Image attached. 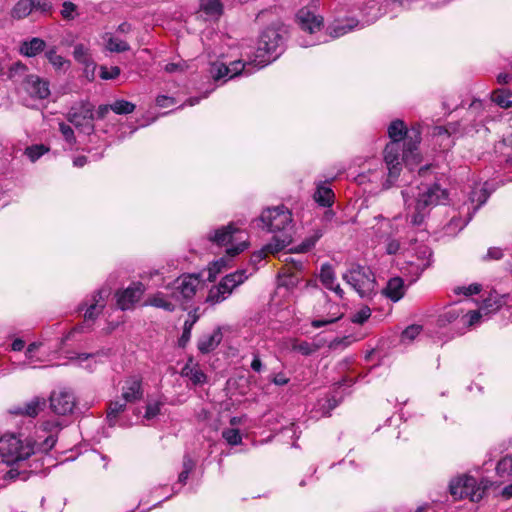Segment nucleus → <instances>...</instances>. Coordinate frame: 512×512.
Listing matches in <instances>:
<instances>
[{
	"label": "nucleus",
	"mask_w": 512,
	"mask_h": 512,
	"mask_svg": "<svg viewBox=\"0 0 512 512\" xmlns=\"http://www.w3.org/2000/svg\"><path fill=\"white\" fill-rule=\"evenodd\" d=\"M286 31L280 27H267L261 34L257 50L253 58L243 62L233 61L229 65L224 63H213L210 67V74L215 80L225 77L232 79L238 75H251L254 71L265 67L276 60L282 53L284 35Z\"/></svg>",
	"instance_id": "1"
},
{
	"label": "nucleus",
	"mask_w": 512,
	"mask_h": 512,
	"mask_svg": "<svg viewBox=\"0 0 512 512\" xmlns=\"http://www.w3.org/2000/svg\"><path fill=\"white\" fill-rule=\"evenodd\" d=\"M406 205L407 217L414 226H420L429 215L430 210L444 204L448 194L439 184L410 187L401 191Z\"/></svg>",
	"instance_id": "2"
},
{
	"label": "nucleus",
	"mask_w": 512,
	"mask_h": 512,
	"mask_svg": "<svg viewBox=\"0 0 512 512\" xmlns=\"http://www.w3.org/2000/svg\"><path fill=\"white\" fill-rule=\"evenodd\" d=\"M414 133L415 140L413 141V138L410 137L411 141L404 142L403 149L398 141H391L386 145L384 150V161L387 165L388 175L386 180L382 183L383 189L387 190L395 184L400 175L402 161L410 169H412V165L420 162V156L416 150L421 137L419 131H414Z\"/></svg>",
	"instance_id": "3"
},
{
	"label": "nucleus",
	"mask_w": 512,
	"mask_h": 512,
	"mask_svg": "<svg viewBox=\"0 0 512 512\" xmlns=\"http://www.w3.org/2000/svg\"><path fill=\"white\" fill-rule=\"evenodd\" d=\"M263 228L271 233H280L273 237V241L265 246L268 253H276L292 241V214L284 205L266 208L258 218Z\"/></svg>",
	"instance_id": "4"
},
{
	"label": "nucleus",
	"mask_w": 512,
	"mask_h": 512,
	"mask_svg": "<svg viewBox=\"0 0 512 512\" xmlns=\"http://www.w3.org/2000/svg\"><path fill=\"white\" fill-rule=\"evenodd\" d=\"M35 450L36 442L23 434L7 433L0 437V456L8 465L28 459Z\"/></svg>",
	"instance_id": "5"
},
{
	"label": "nucleus",
	"mask_w": 512,
	"mask_h": 512,
	"mask_svg": "<svg viewBox=\"0 0 512 512\" xmlns=\"http://www.w3.org/2000/svg\"><path fill=\"white\" fill-rule=\"evenodd\" d=\"M343 280L349 284L361 298H370L375 293L376 281L367 267L353 264L343 274Z\"/></svg>",
	"instance_id": "6"
},
{
	"label": "nucleus",
	"mask_w": 512,
	"mask_h": 512,
	"mask_svg": "<svg viewBox=\"0 0 512 512\" xmlns=\"http://www.w3.org/2000/svg\"><path fill=\"white\" fill-rule=\"evenodd\" d=\"M94 105L87 100L74 103L69 109L66 119L80 132L90 135L94 132Z\"/></svg>",
	"instance_id": "7"
},
{
	"label": "nucleus",
	"mask_w": 512,
	"mask_h": 512,
	"mask_svg": "<svg viewBox=\"0 0 512 512\" xmlns=\"http://www.w3.org/2000/svg\"><path fill=\"white\" fill-rule=\"evenodd\" d=\"M247 278L246 270H238L226 275L218 285L210 288L206 302L215 305L224 301L232 294L233 290L241 285Z\"/></svg>",
	"instance_id": "8"
},
{
	"label": "nucleus",
	"mask_w": 512,
	"mask_h": 512,
	"mask_svg": "<svg viewBox=\"0 0 512 512\" xmlns=\"http://www.w3.org/2000/svg\"><path fill=\"white\" fill-rule=\"evenodd\" d=\"M200 285V278L194 274L182 275L170 283L166 288L169 297L175 303H184L191 300Z\"/></svg>",
	"instance_id": "9"
},
{
	"label": "nucleus",
	"mask_w": 512,
	"mask_h": 512,
	"mask_svg": "<svg viewBox=\"0 0 512 512\" xmlns=\"http://www.w3.org/2000/svg\"><path fill=\"white\" fill-rule=\"evenodd\" d=\"M242 234L243 232L239 228L235 227L233 223H229L227 226H223L215 230L213 233H210L208 239L219 246L240 240L236 246H232L227 249V254L233 257L247 248L246 241L242 240Z\"/></svg>",
	"instance_id": "10"
},
{
	"label": "nucleus",
	"mask_w": 512,
	"mask_h": 512,
	"mask_svg": "<svg viewBox=\"0 0 512 512\" xmlns=\"http://www.w3.org/2000/svg\"><path fill=\"white\" fill-rule=\"evenodd\" d=\"M449 490L456 500L469 498L477 502L483 498V489L477 485V480L472 476L465 475L451 480Z\"/></svg>",
	"instance_id": "11"
},
{
	"label": "nucleus",
	"mask_w": 512,
	"mask_h": 512,
	"mask_svg": "<svg viewBox=\"0 0 512 512\" xmlns=\"http://www.w3.org/2000/svg\"><path fill=\"white\" fill-rule=\"evenodd\" d=\"M49 400L52 411L55 414L63 416L71 414L76 405V398L73 391L66 388L54 391Z\"/></svg>",
	"instance_id": "12"
},
{
	"label": "nucleus",
	"mask_w": 512,
	"mask_h": 512,
	"mask_svg": "<svg viewBox=\"0 0 512 512\" xmlns=\"http://www.w3.org/2000/svg\"><path fill=\"white\" fill-rule=\"evenodd\" d=\"M21 88L33 99H46L50 95L49 82L38 75L26 76Z\"/></svg>",
	"instance_id": "13"
},
{
	"label": "nucleus",
	"mask_w": 512,
	"mask_h": 512,
	"mask_svg": "<svg viewBox=\"0 0 512 512\" xmlns=\"http://www.w3.org/2000/svg\"><path fill=\"white\" fill-rule=\"evenodd\" d=\"M144 290L142 283H133L126 289L117 292V306L123 311L132 309L135 303L141 299Z\"/></svg>",
	"instance_id": "14"
},
{
	"label": "nucleus",
	"mask_w": 512,
	"mask_h": 512,
	"mask_svg": "<svg viewBox=\"0 0 512 512\" xmlns=\"http://www.w3.org/2000/svg\"><path fill=\"white\" fill-rule=\"evenodd\" d=\"M297 20L302 30L313 34L321 30L323 18L309 8H302L297 13Z\"/></svg>",
	"instance_id": "15"
},
{
	"label": "nucleus",
	"mask_w": 512,
	"mask_h": 512,
	"mask_svg": "<svg viewBox=\"0 0 512 512\" xmlns=\"http://www.w3.org/2000/svg\"><path fill=\"white\" fill-rule=\"evenodd\" d=\"M110 295V290L101 288L97 290L92 296V302L87 307L84 313L85 321H94L102 312L105 307V300Z\"/></svg>",
	"instance_id": "16"
},
{
	"label": "nucleus",
	"mask_w": 512,
	"mask_h": 512,
	"mask_svg": "<svg viewBox=\"0 0 512 512\" xmlns=\"http://www.w3.org/2000/svg\"><path fill=\"white\" fill-rule=\"evenodd\" d=\"M143 397L142 383L138 377H129L122 388L121 399L125 403H133Z\"/></svg>",
	"instance_id": "17"
},
{
	"label": "nucleus",
	"mask_w": 512,
	"mask_h": 512,
	"mask_svg": "<svg viewBox=\"0 0 512 512\" xmlns=\"http://www.w3.org/2000/svg\"><path fill=\"white\" fill-rule=\"evenodd\" d=\"M46 406V400L44 398L35 397L23 406H17L10 410L11 414L23 415L31 418L36 417L40 411Z\"/></svg>",
	"instance_id": "18"
},
{
	"label": "nucleus",
	"mask_w": 512,
	"mask_h": 512,
	"mask_svg": "<svg viewBox=\"0 0 512 512\" xmlns=\"http://www.w3.org/2000/svg\"><path fill=\"white\" fill-rule=\"evenodd\" d=\"M222 332L220 328L215 329L210 334H205L198 340L197 347L203 354H207L215 350L222 340Z\"/></svg>",
	"instance_id": "19"
},
{
	"label": "nucleus",
	"mask_w": 512,
	"mask_h": 512,
	"mask_svg": "<svg viewBox=\"0 0 512 512\" xmlns=\"http://www.w3.org/2000/svg\"><path fill=\"white\" fill-rule=\"evenodd\" d=\"M382 294L393 302L399 301L405 294L403 279L400 277L391 278L382 290Z\"/></svg>",
	"instance_id": "20"
},
{
	"label": "nucleus",
	"mask_w": 512,
	"mask_h": 512,
	"mask_svg": "<svg viewBox=\"0 0 512 512\" xmlns=\"http://www.w3.org/2000/svg\"><path fill=\"white\" fill-rule=\"evenodd\" d=\"M375 219L378 220V223L373 226V229L379 238L392 237L398 232V227L393 220L386 219L382 215L375 217Z\"/></svg>",
	"instance_id": "21"
},
{
	"label": "nucleus",
	"mask_w": 512,
	"mask_h": 512,
	"mask_svg": "<svg viewBox=\"0 0 512 512\" xmlns=\"http://www.w3.org/2000/svg\"><path fill=\"white\" fill-rule=\"evenodd\" d=\"M414 131L415 130L411 131V134H413V135H407L406 127L404 125V122L401 120L393 121L388 127V134H389V137L391 138V141H398V143H400V141L403 139L404 135H406L405 142H410L411 141L410 137H412L413 141H414L415 140Z\"/></svg>",
	"instance_id": "22"
},
{
	"label": "nucleus",
	"mask_w": 512,
	"mask_h": 512,
	"mask_svg": "<svg viewBox=\"0 0 512 512\" xmlns=\"http://www.w3.org/2000/svg\"><path fill=\"white\" fill-rule=\"evenodd\" d=\"M46 43L43 39L34 37L24 41L20 46V53L27 57H34L44 50Z\"/></svg>",
	"instance_id": "23"
},
{
	"label": "nucleus",
	"mask_w": 512,
	"mask_h": 512,
	"mask_svg": "<svg viewBox=\"0 0 512 512\" xmlns=\"http://www.w3.org/2000/svg\"><path fill=\"white\" fill-rule=\"evenodd\" d=\"M504 304V300L502 296H499L496 292L490 293L487 298L483 300L482 305L479 310L487 316L491 313L498 311L502 305Z\"/></svg>",
	"instance_id": "24"
},
{
	"label": "nucleus",
	"mask_w": 512,
	"mask_h": 512,
	"mask_svg": "<svg viewBox=\"0 0 512 512\" xmlns=\"http://www.w3.org/2000/svg\"><path fill=\"white\" fill-rule=\"evenodd\" d=\"M181 375L187 377L195 385L203 384L207 380L205 373L197 365H191L190 363L182 368Z\"/></svg>",
	"instance_id": "25"
},
{
	"label": "nucleus",
	"mask_w": 512,
	"mask_h": 512,
	"mask_svg": "<svg viewBox=\"0 0 512 512\" xmlns=\"http://www.w3.org/2000/svg\"><path fill=\"white\" fill-rule=\"evenodd\" d=\"M200 11L210 18L218 19L223 13L220 0H200Z\"/></svg>",
	"instance_id": "26"
},
{
	"label": "nucleus",
	"mask_w": 512,
	"mask_h": 512,
	"mask_svg": "<svg viewBox=\"0 0 512 512\" xmlns=\"http://www.w3.org/2000/svg\"><path fill=\"white\" fill-rule=\"evenodd\" d=\"M168 298H170L169 294L166 296L163 293H157L154 296L150 297L147 300L146 304L156 308H161L168 312H172L175 310L176 305L172 301V299L169 300Z\"/></svg>",
	"instance_id": "27"
},
{
	"label": "nucleus",
	"mask_w": 512,
	"mask_h": 512,
	"mask_svg": "<svg viewBox=\"0 0 512 512\" xmlns=\"http://www.w3.org/2000/svg\"><path fill=\"white\" fill-rule=\"evenodd\" d=\"M324 233L325 230L323 228L314 229L311 235L307 236L298 246L295 247V251L298 253L310 251Z\"/></svg>",
	"instance_id": "28"
},
{
	"label": "nucleus",
	"mask_w": 512,
	"mask_h": 512,
	"mask_svg": "<svg viewBox=\"0 0 512 512\" xmlns=\"http://www.w3.org/2000/svg\"><path fill=\"white\" fill-rule=\"evenodd\" d=\"M30 75L31 74H28V67L20 61L13 63L7 74L9 80L19 84L20 86L22 80H24L26 76Z\"/></svg>",
	"instance_id": "29"
},
{
	"label": "nucleus",
	"mask_w": 512,
	"mask_h": 512,
	"mask_svg": "<svg viewBox=\"0 0 512 512\" xmlns=\"http://www.w3.org/2000/svg\"><path fill=\"white\" fill-rule=\"evenodd\" d=\"M489 198V192L485 185H476L472 188L469 194V200L471 203H476L474 212L478 210Z\"/></svg>",
	"instance_id": "30"
},
{
	"label": "nucleus",
	"mask_w": 512,
	"mask_h": 512,
	"mask_svg": "<svg viewBox=\"0 0 512 512\" xmlns=\"http://www.w3.org/2000/svg\"><path fill=\"white\" fill-rule=\"evenodd\" d=\"M127 403L122 399L111 401L107 409V421L109 426H114L118 416L125 411Z\"/></svg>",
	"instance_id": "31"
},
{
	"label": "nucleus",
	"mask_w": 512,
	"mask_h": 512,
	"mask_svg": "<svg viewBox=\"0 0 512 512\" xmlns=\"http://www.w3.org/2000/svg\"><path fill=\"white\" fill-rule=\"evenodd\" d=\"M32 3L30 0H19L11 9L10 15L15 20H20L32 12Z\"/></svg>",
	"instance_id": "32"
},
{
	"label": "nucleus",
	"mask_w": 512,
	"mask_h": 512,
	"mask_svg": "<svg viewBox=\"0 0 512 512\" xmlns=\"http://www.w3.org/2000/svg\"><path fill=\"white\" fill-rule=\"evenodd\" d=\"M319 279L325 288H331L336 281V275L333 267L329 263L321 265Z\"/></svg>",
	"instance_id": "33"
},
{
	"label": "nucleus",
	"mask_w": 512,
	"mask_h": 512,
	"mask_svg": "<svg viewBox=\"0 0 512 512\" xmlns=\"http://www.w3.org/2000/svg\"><path fill=\"white\" fill-rule=\"evenodd\" d=\"M333 191L324 186H319L314 194L315 201L321 206H330L333 203Z\"/></svg>",
	"instance_id": "34"
},
{
	"label": "nucleus",
	"mask_w": 512,
	"mask_h": 512,
	"mask_svg": "<svg viewBox=\"0 0 512 512\" xmlns=\"http://www.w3.org/2000/svg\"><path fill=\"white\" fill-rule=\"evenodd\" d=\"M45 55L56 70H66L69 67V61L58 55L55 49L48 50Z\"/></svg>",
	"instance_id": "35"
},
{
	"label": "nucleus",
	"mask_w": 512,
	"mask_h": 512,
	"mask_svg": "<svg viewBox=\"0 0 512 512\" xmlns=\"http://www.w3.org/2000/svg\"><path fill=\"white\" fill-rule=\"evenodd\" d=\"M197 319H198L197 316H193V318L191 320H186L184 322L183 332H182L181 337L178 340V345L180 347L184 348L187 345V343L189 342V340L191 338L192 328H193L194 324L196 323Z\"/></svg>",
	"instance_id": "36"
},
{
	"label": "nucleus",
	"mask_w": 512,
	"mask_h": 512,
	"mask_svg": "<svg viewBox=\"0 0 512 512\" xmlns=\"http://www.w3.org/2000/svg\"><path fill=\"white\" fill-rule=\"evenodd\" d=\"M111 110L119 115L130 114L135 110V105L126 100H117L111 104Z\"/></svg>",
	"instance_id": "37"
},
{
	"label": "nucleus",
	"mask_w": 512,
	"mask_h": 512,
	"mask_svg": "<svg viewBox=\"0 0 512 512\" xmlns=\"http://www.w3.org/2000/svg\"><path fill=\"white\" fill-rule=\"evenodd\" d=\"M493 99L501 107L509 108L512 106V94L505 89L495 91Z\"/></svg>",
	"instance_id": "38"
},
{
	"label": "nucleus",
	"mask_w": 512,
	"mask_h": 512,
	"mask_svg": "<svg viewBox=\"0 0 512 512\" xmlns=\"http://www.w3.org/2000/svg\"><path fill=\"white\" fill-rule=\"evenodd\" d=\"M496 472L500 477L512 476V456L501 459L496 466Z\"/></svg>",
	"instance_id": "39"
},
{
	"label": "nucleus",
	"mask_w": 512,
	"mask_h": 512,
	"mask_svg": "<svg viewBox=\"0 0 512 512\" xmlns=\"http://www.w3.org/2000/svg\"><path fill=\"white\" fill-rule=\"evenodd\" d=\"M107 49L111 52H125L130 49L129 44L121 39L110 37L107 41Z\"/></svg>",
	"instance_id": "40"
},
{
	"label": "nucleus",
	"mask_w": 512,
	"mask_h": 512,
	"mask_svg": "<svg viewBox=\"0 0 512 512\" xmlns=\"http://www.w3.org/2000/svg\"><path fill=\"white\" fill-rule=\"evenodd\" d=\"M483 316L484 314L480 310L469 311L461 317L460 322L463 325L471 327L475 324H478Z\"/></svg>",
	"instance_id": "41"
},
{
	"label": "nucleus",
	"mask_w": 512,
	"mask_h": 512,
	"mask_svg": "<svg viewBox=\"0 0 512 512\" xmlns=\"http://www.w3.org/2000/svg\"><path fill=\"white\" fill-rule=\"evenodd\" d=\"M222 437L227 441L228 444L233 446L239 445L242 441L240 431L234 428L224 429L222 431Z\"/></svg>",
	"instance_id": "42"
},
{
	"label": "nucleus",
	"mask_w": 512,
	"mask_h": 512,
	"mask_svg": "<svg viewBox=\"0 0 512 512\" xmlns=\"http://www.w3.org/2000/svg\"><path fill=\"white\" fill-rule=\"evenodd\" d=\"M73 56L77 62L85 64V65H88V63L90 61L88 48L86 46H84L83 44H77L74 47Z\"/></svg>",
	"instance_id": "43"
},
{
	"label": "nucleus",
	"mask_w": 512,
	"mask_h": 512,
	"mask_svg": "<svg viewBox=\"0 0 512 512\" xmlns=\"http://www.w3.org/2000/svg\"><path fill=\"white\" fill-rule=\"evenodd\" d=\"M292 348L293 350L301 353L302 355L308 356L315 353L319 347L307 341H301L299 343L293 344Z\"/></svg>",
	"instance_id": "44"
},
{
	"label": "nucleus",
	"mask_w": 512,
	"mask_h": 512,
	"mask_svg": "<svg viewBox=\"0 0 512 512\" xmlns=\"http://www.w3.org/2000/svg\"><path fill=\"white\" fill-rule=\"evenodd\" d=\"M47 151L48 149L44 145H33L26 148L25 154L32 162H35Z\"/></svg>",
	"instance_id": "45"
},
{
	"label": "nucleus",
	"mask_w": 512,
	"mask_h": 512,
	"mask_svg": "<svg viewBox=\"0 0 512 512\" xmlns=\"http://www.w3.org/2000/svg\"><path fill=\"white\" fill-rule=\"evenodd\" d=\"M422 331V326L420 325H410L408 326L401 334V341H412L414 340Z\"/></svg>",
	"instance_id": "46"
},
{
	"label": "nucleus",
	"mask_w": 512,
	"mask_h": 512,
	"mask_svg": "<svg viewBox=\"0 0 512 512\" xmlns=\"http://www.w3.org/2000/svg\"><path fill=\"white\" fill-rule=\"evenodd\" d=\"M371 316V309L368 306H363L351 317V321L356 324H363Z\"/></svg>",
	"instance_id": "47"
},
{
	"label": "nucleus",
	"mask_w": 512,
	"mask_h": 512,
	"mask_svg": "<svg viewBox=\"0 0 512 512\" xmlns=\"http://www.w3.org/2000/svg\"><path fill=\"white\" fill-rule=\"evenodd\" d=\"M59 130L67 143H69L70 145L75 144L76 137L73 129L69 125L62 122L59 124Z\"/></svg>",
	"instance_id": "48"
},
{
	"label": "nucleus",
	"mask_w": 512,
	"mask_h": 512,
	"mask_svg": "<svg viewBox=\"0 0 512 512\" xmlns=\"http://www.w3.org/2000/svg\"><path fill=\"white\" fill-rule=\"evenodd\" d=\"M161 407V402L148 403L146 406L144 418H146L147 420L153 419L160 413Z\"/></svg>",
	"instance_id": "49"
},
{
	"label": "nucleus",
	"mask_w": 512,
	"mask_h": 512,
	"mask_svg": "<svg viewBox=\"0 0 512 512\" xmlns=\"http://www.w3.org/2000/svg\"><path fill=\"white\" fill-rule=\"evenodd\" d=\"M30 3H32V11H41L42 13H48L52 5L47 0H30Z\"/></svg>",
	"instance_id": "50"
},
{
	"label": "nucleus",
	"mask_w": 512,
	"mask_h": 512,
	"mask_svg": "<svg viewBox=\"0 0 512 512\" xmlns=\"http://www.w3.org/2000/svg\"><path fill=\"white\" fill-rule=\"evenodd\" d=\"M120 75V68L117 66L111 67L107 69L106 67H101L100 77L105 80L115 79Z\"/></svg>",
	"instance_id": "51"
},
{
	"label": "nucleus",
	"mask_w": 512,
	"mask_h": 512,
	"mask_svg": "<svg viewBox=\"0 0 512 512\" xmlns=\"http://www.w3.org/2000/svg\"><path fill=\"white\" fill-rule=\"evenodd\" d=\"M481 291V285L480 284H470L469 286H463L459 287L456 292L457 293H463L466 296H471L478 294Z\"/></svg>",
	"instance_id": "52"
},
{
	"label": "nucleus",
	"mask_w": 512,
	"mask_h": 512,
	"mask_svg": "<svg viewBox=\"0 0 512 512\" xmlns=\"http://www.w3.org/2000/svg\"><path fill=\"white\" fill-rule=\"evenodd\" d=\"M342 316H343V314H339L337 316H333V317H330L327 319H315L311 322V325L314 328H320V327L326 326L328 324L337 322L338 320H340L342 318Z\"/></svg>",
	"instance_id": "53"
},
{
	"label": "nucleus",
	"mask_w": 512,
	"mask_h": 512,
	"mask_svg": "<svg viewBox=\"0 0 512 512\" xmlns=\"http://www.w3.org/2000/svg\"><path fill=\"white\" fill-rule=\"evenodd\" d=\"M387 241L386 244V252L389 255L396 254L400 249V243L397 239H394L392 237L385 238Z\"/></svg>",
	"instance_id": "54"
},
{
	"label": "nucleus",
	"mask_w": 512,
	"mask_h": 512,
	"mask_svg": "<svg viewBox=\"0 0 512 512\" xmlns=\"http://www.w3.org/2000/svg\"><path fill=\"white\" fill-rule=\"evenodd\" d=\"M351 344V339L349 336H345V337H342V338H335L334 340H332L329 344V347L331 349H337L338 347L340 346H348Z\"/></svg>",
	"instance_id": "55"
},
{
	"label": "nucleus",
	"mask_w": 512,
	"mask_h": 512,
	"mask_svg": "<svg viewBox=\"0 0 512 512\" xmlns=\"http://www.w3.org/2000/svg\"><path fill=\"white\" fill-rule=\"evenodd\" d=\"M76 6L72 2H64L61 14L64 18H72V13L75 11Z\"/></svg>",
	"instance_id": "56"
},
{
	"label": "nucleus",
	"mask_w": 512,
	"mask_h": 512,
	"mask_svg": "<svg viewBox=\"0 0 512 512\" xmlns=\"http://www.w3.org/2000/svg\"><path fill=\"white\" fill-rule=\"evenodd\" d=\"M251 369L257 373H260L263 369L262 361L257 353L253 354V360L251 362Z\"/></svg>",
	"instance_id": "57"
},
{
	"label": "nucleus",
	"mask_w": 512,
	"mask_h": 512,
	"mask_svg": "<svg viewBox=\"0 0 512 512\" xmlns=\"http://www.w3.org/2000/svg\"><path fill=\"white\" fill-rule=\"evenodd\" d=\"M195 467V462L189 455H185L183 458V471H188L191 473V471Z\"/></svg>",
	"instance_id": "58"
},
{
	"label": "nucleus",
	"mask_w": 512,
	"mask_h": 512,
	"mask_svg": "<svg viewBox=\"0 0 512 512\" xmlns=\"http://www.w3.org/2000/svg\"><path fill=\"white\" fill-rule=\"evenodd\" d=\"M503 256L501 249L493 247L487 252L486 258L498 260Z\"/></svg>",
	"instance_id": "59"
},
{
	"label": "nucleus",
	"mask_w": 512,
	"mask_h": 512,
	"mask_svg": "<svg viewBox=\"0 0 512 512\" xmlns=\"http://www.w3.org/2000/svg\"><path fill=\"white\" fill-rule=\"evenodd\" d=\"M156 103L159 107H167L169 104H174L173 98L161 95L156 98Z\"/></svg>",
	"instance_id": "60"
},
{
	"label": "nucleus",
	"mask_w": 512,
	"mask_h": 512,
	"mask_svg": "<svg viewBox=\"0 0 512 512\" xmlns=\"http://www.w3.org/2000/svg\"><path fill=\"white\" fill-rule=\"evenodd\" d=\"M111 110V105H100L96 111L97 118L104 119Z\"/></svg>",
	"instance_id": "61"
},
{
	"label": "nucleus",
	"mask_w": 512,
	"mask_h": 512,
	"mask_svg": "<svg viewBox=\"0 0 512 512\" xmlns=\"http://www.w3.org/2000/svg\"><path fill=\"white\" fill-rule=\"evenodd\" d=\"M288 381V378H286L283 374H278L273 379V383L280 386L287 384Z\"/></svg>",
	"instance_id": "62"
},
{
	"label": "nucleus",
	"mask_w": 512,
	"mask_h": 512,
	"mask_svg": "<svg viewBox=\"0 0 512 512\" xmlns=\"http://www.w3.org/2000/svg\"><path fill=\"white\" fill-rule=\"evenodd\" d=\"M87 157L86 156H78L74 159L73 164L75 167H83L87 163Z\"/></svg>",
	"instance_id": "63"
},
{
	"label": "nucleus",
	"mask_w": 512,
	"mask_h": 512,
	"mask_svg": "<svg viewBox=\"0 0 512 512\" xmlns=\"http://www.w3.org/2000/svg\"><path fill=\"white\" fill-rule=\"evenodd\" d=\"M502 496L509 499L512 497V484L507 485L502 490Z\"/></svg>",
	"instance_id": "64"
}]
</instances>
